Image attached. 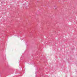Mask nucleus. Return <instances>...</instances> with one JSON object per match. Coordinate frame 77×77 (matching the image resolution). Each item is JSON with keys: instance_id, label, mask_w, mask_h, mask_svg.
<instances>
[{"instance_id": "nucleus-3", "label": "nucleus", "mask_w": 77, "mask_h": 77, "mask_svg": "<svg viewBox=\"0 0 77 77\" xmlns=\"http://www.w3.org/2000/svg\"><path fill=\"white\" fill-rule=\"evenodd\" d=\"M20 59H21V60L22 59H21V58Z\"/></svg>"}, {"instance_id": "nucleus-1", "label": "nucleus", "mask_w": 77, "mask_h": 77, "mask_svg": "<svg viewBox=\"0 0 77 77\" xmlns=\"http://www.w3.org/2000/svg\"><path fill=\"white\" fill-rule=\"evenodd\" d=\"M57 7L56 6V5H54V9H57Z\"/></svg>"}, {"instance_id": "nucleus-2", "label": "nucleus", "mask_w": 77, "mask_h": 77, "mask_svg": "<svg viewBox=\"0 0 77 77\" xmlns=\"http://www.w3.org/2000/svg\"><path fill=\"white\" fill-rule=\"evenodd\" d=\"M20 39H21V41H23V39H22V40H21V38Z\"/></svg>"}]
</instances>
